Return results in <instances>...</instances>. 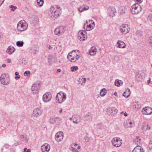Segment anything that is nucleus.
Segmentation results:
<instances>
[{"label":"nucleus","instance_id":"obj_1","mask_svg":"<svg viewBox=\"0 0 152 152\" xmlns=\"http://www.w3.org/2000/svg\"><path fill=\"white\" fill-rule=\"evenodd\" d=\"M49 16L51 20L56 19L61 14V10L60 7L57 5L52 6L50 9Z\"/></svg>","mask_w":152,"mask_h":152},{"label":"nucleus","instance_id":"obj_2","mask_svg":"<svg viewBox=\"0 0 152 152\" xmlns=\"http://www.w3.org/2000/svg\"><path fill=\"white\" fill-rule=\"evenodd\" d=\"M28 26L27 23L24 20H21L17 23V29L19 32H23L27 29Z\"/></svg>","mask_w":152,"mask_h":152},{"label":"nucleus","instance_id":"obj_3","mask_svg":"<svg viewBox=\"0 0 152 152\" xmlns=\"http://www.w3.org/2000/svg\"><path fill=\"white\" fill-rule=\"evenodd\" d=\"M76 50L69 53L67 56L68 60L71 62H75L78 59L80 56L75 53Z\"/></svg>","mask_w":152,"mask_h":152},{"label":"nucleus","instance_id":"obj_4","mask_svg":"<svg viewBox=\"0 0 152 152\" xmlns=\"http://www.w3.org/2000/svg\"><path fill=\"white\" fill-rule=\"evenodd\" d=\"M131 10L132 14H137L142 11V8L139 4L136 3L131 6Z\"/></svg>","mask_w":152,"mask_h":152},{"label":"nucleus","instance_id":"obj_5","mask_svg":"<svg viewBox=\"0 0 152 152\" xmlns=\"http://www.w3.org/2000/svg\"><path fill=\"white\" fill-rule=\"evenodd\" d=\"M66 99V94L63 92L58 93L56 96V100L59 103H61Z\"/></svg>","mask_w":152,"mask_h":152},{"label":"nucleus","instance_id":"obj_6","mask_svg":"<svg viewBox=\"0 0 152 152\" xmlns=\"http://www.w3.org/2000/svg\"><path fill=\"white\" fill-rule=\"evenodd\" d=\"M65 31V27L61 26L56 28L54 30V32L55 35L60 36L62 35Z\"/></svg>","mask_w":152,"mask_h":152},{"label":"nucleus","instance_id":"obj_7","mask_svg":"<svg viewBox=\"0 0 152 152\" xmlns=\"http://www.w3.org/2000/svg\"><path fill=\"white\" fill-rule=\"evenodd\" d=\"M40 82L37 81L34 83L31 88V91L34 94L38 93L40 88Z\"/></svg>","mask_w":152,"mask_h":152},{"label":"nucleus","instance_id":"obj_8","mask_svg":"<svg viewBox=\"0 0 152 152\" xmlns=\"http://www.w3.org/2000/svg\"><path fill=\"white\" fill-rule=\"evenodd\" d=\"M0 80L1 83L7 85L10 83V80L7 75L2 74L0 77Z\"/></svg>","mask_w":152,"mask_h":152},{"label":"nucleus","instance_id":"obj_9","mask_svg":"<svg viewBox=\"0 0 152 152\" xmlns=\"http://www.w3.org/2000/svg\"><path fill=\"white\" fill-rule=\"evenodd\" d=\"M78 38L80 41H84L87 38L86 33L85 31L80 30L78 33Z\"/></svg>","mask_w":152,"mask_h":152},{"label":"nucleus","instance_id":"obj_10","mask_svg":"<svg viewBox=\"0 0 152 152\" xmlns=\"http://www.w3.org/2000/svg\"><path fill=\"white\" fill-rule=\"evenodd\" d=\"M129 28L126 24H123L120 26V31L122 34H126L129 32Z\"/></svg>","mask_w":152,"mask_h":152},{"label":"nucleus","instance_id":"obj_11","mask_svg":"<svg viewBox=\"0 0 152 152\" xmlns=\"http://www.w3.org/2000/svg\"><path fill=\"white\" fill-rule=\"evenodd\" d=\"M112 143L114 146L117 147L120 146L122 144L120 138L118 137L113 138L112 140Z\"/></svg>","mask_w":152,"mask_h":152},{"label":"nucleus","instance_id":"obj_12","mask_svg":"<svg viewBox=\"0 0 152 152\" xmlns=\"http://www.w3.org/2000/svg\"><path fill=\"white\" fill-rule=\"evenodd\" d=\"M52 98V95L50 93H46L43 95L42 97L43 101L45 102L50 101Z\"/></svg>","mask_w":152,"mask_h":152},{"label":"nucleus","instance_id":"obj_13","mask_svg":"<svg viewBox=\"0 0 152 152\" xmlns=\"http://www.w3.org/2000/svg\"><path fill=\"white\" fill-rule=\"evenodd\" d=\"M142 112L143 115H150L152 113V109L150 107H146L143 108Z\"/></svg>","mask_w":152,"mask_h":152},{"label":"nucleus","instance_id":"obj_14","mask_svg":"<svg viewBox=\"0 0 152 152\" xmlns=\"http://www.w3.org/2000/svg\"><path fill=\"white\" fill-rule=\"evenodd\" d=\"M42 111L41 108H37L34 109L33 111V114L34 116L38 117L41 115Z\"/></svg>","mask_w":152,"mask_h":152},{"label":"nucleus","instance_id":"obj_15","mask_svg":"<svg viewBox=\"0 0 152 152\" xmlns=\"http://www.w3.org/2000/svg\"><path fill=\"white\" fill-rule=\"evenodd\" d=\"M63 133L61 132H59L57 133L55 136L56 140L57 142H60L61 141L63 138Z\"/></svg>","mask_w":152,"mask_h":152},{"label":"nucleus","instance_id":"obj_16","mask_svg":"<svg viewBox=\"0 0 152 152\" xmlns=\"http://www.w3.org/2000/svg\"><path fill=\"white\" fill-rule=\"evenodd\" d=\"M41 149L42 152H48L50 149V146L48 144L45 143L42 146Z\"/></svg>","mask_w":152,"mask_h":152},{"label":"nucleus","instance_id":"obj_17","mask_svg":"<svg viewBox=\"0 0 152 152\" xmlns=\"http://www.w3.org/2000/svg\"><path fill=\"white\" fill-rule=\"evenodd\" d=\"M115 46L117 48H124L126 47V44L124 42L118 40Z\"/></svg>","mask_w":152,"mask_h":152},{"label":"nucleus","instance_id":"obj_18","mask_svg":"<svg viewBox=\"0 0 152 152\" xmlns=\"http://www.w3.org/2000/svg\"><path fill=\"white\" fill-rule=\"evenodd\" d=\"M108 10L110 16L113 17L115 16V13L116 12V10L114 7H110Z\"/></svg>","mask_w":152,"mask_h":152},{"label":"nucleus","instance_id":"obj_19","mask_svg":"<svg viewBox=\"0 0 152 152\" xmlns=\"http://www.w3.org/2000/svg\"><path fill=\"white\" fill-rule=\"evenodd\" d=\"M86 29L87 31H90L95 26L94 22L92 20H91V23L86 26Z\"/></svg>","mask_w":152,"mask_h":152},{"label":"nucleus","instance_id":"obj_20","mask_svg":"<svg viewBox=\"0 0 152 152\" xmlns=\"http://www.w3.org/2000/svg\"><path fill=\"white\" fill-rule=\"evenodd\" d=\"M108 111L112 115H116L118 112V110L115 107H110L108 108Z\"/></svg>","mask_w":152,"mask_h":152},{"label":"nucleus","instance_id":"obj_21","mask_svg":"<svg viewBox=\"0 0 152 152\" xmlns=\"http://www.w3.org/2000/svg\"><path fill=\"white\" fill-rule=\"evenodd\" d=\"M150 126L146 123H143L142 124L141 129L143 131V132H145L147 130L150 129Z\"/></svg>","mask_w":152,"mask_h":152},{"label":"nucleus","instance_id":"obj_22","mask_svg":"<svg viewBox=\"0 0 152 152\" xmlns=\"http://www.w3.org/2000/svg\"><path fill=\"white\" fill-rule=\"evenodd\" d=\"M89 9V7L87 5H83L80 6L78 9V11L80 12H82L84 11L88 10Z\"/></svg>","mask_w":152,"mask_h":152},{"label":"nucleus","instance_id":"obj_23","mask_svg":"<svg viewBox=\"0 0 152 152\" xmlns=\"http://www.w3.org/2000/svg\"><path fill=\"white\" fill-rule=\"evenodd\" d=\"M132 152H144L143 149L140 146L137 145L136 147Z\"/></svg>","mask_w":152,"mask_h":152},{"label":"nucleus","instance_id":"obj_24","mask_svg":"<svg viewBox=\"0 0 152 152\" xmlns=\"http://www.w3.org/2000/svg\"><path fill=\"white\" fill-rule=\"evenodd\" d=\"M15 50V49L12 46H9L6 51L7 53L9 54H11L13 53Z\"/></svg>","mask_w":152,"mask_h":152},{"label":"nucleus","instance_id":"obj_25","mask_svg":"<svg viewBox=\"0 0 152 152\" xmlns=\"http://www.w3.org/2000/svg\"><path fill=\"white\" fill-rule=\"evenodd\" d=\"M96 49L95 47H92L89 51V53L90 55L93 56L96 54Z\"/></svg>","mask_w":152,"mask_h":152},{"label":"nucleus","instance_id":"obj_26","mask_svg":"<svg viewBox=\"0 0 152 152\" xmlns=\"http://www.w3.org/2000/svg\"><path fill=\"white\" fill-rule=\"evenodd\" d=\"M107 93V89L105 88H103L100 90V95L101 96L103 97Z\"/></svg>","mask_w":152,"mask_h":152},{"label":"nucleus","instance_id":"obj_27","mask_svg":"<svg viewBox=\"0 0 152 152\" xmlns=\"http://www.w3.org/2000/svg\"><path fill=\"white\" fill-rule=\"evenodd\" d=\"M131 94L130 90L129 88L126 89L124 92L123 95L126 98L128 97Z\"/></svg>","mask_w":152,"mask_h":152},{"label":"nucleus","instance_id":"obj_28","mask_svg":"<svg viewBox=\"0 0 152 152\" xmlns=\"http://www.w3.org/2000/svg\"><path fill=\"white\" fill-rule=\"evenodd\" d=\"M141 107V104L139 102L134 103L133 107L134 109H138Z\"/></svg>","mask_w":152,"mask_h":152},{"label":"nucleus","instance_id":"obj_29","mask_svg":"<svg viewBox=\"0 0 152 152\" xmlns=\"http://www.w3.org/2000/svg\"><path fill=\"white\" fill-rule=\"evenodd\" d=\"M123 82L121 80H116L115 82V84L116 86H120L122 85Z\"/></svg>","mask_w":152,"mask_h":152},{"label":"nucleus","instance_id":"obj_30","mask_svg":"<svg viewBox=\"0 0 152 152\" xmlns=\"http://www.w3.org/2000/svg\"><path fill=\"white\" fill-rule=\"evenodd\" d=\"M126 11V8L124 7L121 6L120 7L119 11L120 14H123Z\"/></svg>","mask_w":152,"mask_h":152},{"label":"nucleus","instance_id":"obj_31","mask_svg":"<svg viewBox=\"0 0 152 152\" xmlns=\"http://www.w3.org/2000/svg\"><path fill=\"white\" fill-rule=\"evenodd\" d=\"M24 42L22 41H19L16 42V45L18 47H21L23 46Z\"/></svg>","mask_w":152,"mask_h":152},{"label":"nucleus","instance_id":"obj_32","mask_svg":"<svg viewBox=\"0 0 152 152\" xmlns=\"http://www.w3.org/2000/svg\"><path fill=\"white\" fill-rule=\"evenodd\" d=\"M78 69V67L77 66H71L70 68V69L72 72H74L76 71Z\"/></svg>","mask_w":152,"mask_h":152},{"label":"nucleus","instance_id":"obj_33","mask_svg":"<svg viewBox=\"0 0 152 152\" xmlns=\"http://www.w3.org/2000/svg\"><path fill=\"white\" fill-rule=\"evenodd\" d=\"M37 2L38 5L40 7L42 6L44 3L43 0H37Z\"/></svg>","mask_w":152,"mask_h":152},{"label":"nucleus","instance_id":"obj_34","mask_svg":"<svg viewBox=\"0 0 152 152\" xmlns=\"http://www.w3.org/2000/svg\"><path fill=\"white\" fill-rule=\"evenodd\" d=\"M124 126L125 128H132L133 127L131 125H129L128 123L127 122V120L124 124Z\"/></svg>","mask_w":152,"mask_h":152},{"label":"nucleus","instance_id":"obj_35","mask_svg":"<svg viewBox=\"0 0 152 152\" xmlns=\"http://www.w3.org/2000/svg\"><path fill=\"white\" fill-rule=\"evenodd\" d=\"M9 8H11V11L13 12L17 8L16 6H14L13 5L9 6Z\"/></svg>","mask_w":152,"mask_h":152},{"label":"nucleus","instance_id":"obj_36","mask_svg":"<svg viewBox=\"0 0 152 152\" xmlns=\"http://www.w3.org/2000/svg\"><path fill=\"white\" fill-rule=\"evenodd\" d=\"M30 72L29 71H26L24 73L23 75L25 76L29 77L30 76Z\"/></svg>","mask_w":152,"mask_h":152},{"label":"nucleus","instance_id":"obj_37","mask_svg":"<svg viewBox=\"0 0 152 152\" xmlns=\"http://www.w3.org/2000/svg\"><path fill=\"white\" fill-rule=\"evenodd\" d=\"M70 150L73 152H79V151L77 150L76 148L72 147H71L70 148Z\"/></svg>","mask_w":152,"mask_h":152},{"label":"nucleus","instance_id":"obj_38","mask_svg":"<svg viewBox=\"0 0 152 152\" xmlns=\"http://www.w3.org/2000/svg\"><path fill=\"white\" fill-rule=\"evenodd\" d=\"M15 75L16 76L15 78L16 80H18L20 78V76L19 75V73L18 72H16L15 73Z\"/></svg>","mask_w":152,"mask_h":152},{"label":"nucleus","instance_id":"obj_39","mask_svg":"<svg viewBox=\"0 0 152 152\" xmlns=\"http://www.w3.org/2000/svg\"><path fill=\"white\" fill-rule=\"evenodd\" d=\"M56 118H51L50 119V121L52 124H54L56 123Z\"/></svg>","mask_w":152,"mask_h":152},{"label":"nucleus","instance_id":"obj_40","mask_svg":"<svg viewBox=\"0 0 152 152\" xmlns=\"http://www.w3.org/2000/svg\"><path fill=\"white\" fill-rule=\"evenodd\" d=\"M79 80H80V82L82 81L83 83H85L86 80V78H80Z\"/></svg>","mask_w":152,"mask_h":152},{"label":"nucleus","instance_id":"obj_41","mask_svg":"<svg viewBox=\"0 0 152 152\" xmlns=\"http://www.w3.org/2000/svg\"><path fill=\"white\" fill-rule=\"evenodd\" d=\"M148 20L150 21H152V15L151 14L148 15L147 17Z\"/></svg>","mask_w":152,"mask_h":152},{"label":"nucleus","instance_id":"obj_42","mask_svg":"<svg viewBox=\"0 0 152 152\" xmlns=\"http://www.w3.org/2000/svg\"><path fill=\"white\" fill-rule=\"evenodd\" d=\"M149 42L150 44V45L152 46V36L150 37L149 39Z\"/></svg>","mask_w":152,"mask_h":152},{"label":"nucleus","instance_id":"obj_43","mask_svg":"<svg viewBox=\"0 0 152 152\" xmlns=\"http://www.w3.org/2000/svg\"><path fill=\"white\" fill-rule=\"evenodd\" d=\"M149 147L150 149H152V140H150L149 142Z\"/></svg>","mask_w":152,"mask_h":152},{"label":"nucleus","instance_id":"obj_44","mask_svg":"<svg viewBox=\"0 0 152 152\" xmlns=\"http://www.w3.org/2000/svg\"><path fill=\"white\" fill-rule=\"evenodd\" d=\"M139 137L138 136H137L136 137V138L135 139V140H134V141L135 142H136V141L138 142V140H139V141H140V140H141V139L140 138L139 139Z\"/></svg>","mask_w":152,"mask_h":152},{"label":"nucleus","instance_id":"obj_45","mask_svg":"<svg viewBox=\"0 0 152 152\" xmlns=\"http://www.w3.org/2000/svg\"><path fill=\"white\" fill-rule=\"evenodd\" d=\"M31 151L30 149H28L27 150L26 148H24V149L23 152H30Z\"/></svg>","mask_w":152,"mask_h":152},{"label":"nucleus","instance_id":"obj_46","mask_svg":"<svg viewBox=\"0 0 152 152\" xmlns=\"http://www.w3.org/2000/svg\"><path fill=\"white\" fill-rule=\"evenodd\" d=\"M134 1L135 2H137V3L139 4L142 2L143 0H134Z\"/></svg>","mask_w":152,"mask_h":152},{"label":"nucleus","instance_id":"obj_47","mask_svg":"<svg viewBox=\"0 0 152 152\" xmlns=\"http://www.w3.org/2000/svg\"><path fill=\"white\" fill-rule=\"evenodd\" d=\"M37 52H38V51L36 49L33 50L31 52L32 53L34 54H36L37 53Z\"/></svg>","mask_w":152,"mask_h":152},{"label":"nucleus","instance_id":"obj_48","mask_svg":"<svg viewBox=\"0 0 152 152\" xmlns=\"http://www.w3.org/2000/svg\"><path fill=\"white\" fill-rule=\"evenodd\" d=\"M121 114H124L125 116H127L128 115V114L126 113V112L124 113V112L123 111L121 112Z\"/></svg>","mask_w":152,"mask_h":152},{"label":"nucleus","instance_id":"obj_49","mask_svg":"<svg viewBox=\"0 0 152 152\" xmlns=\"http://www.w3.org/2000/svg\"><path fill=\"white\" fill-rule=\"evenodd\" d=\"M127 122L128 123L129 125H131V124H132V121H130L129 120H127Z\"/></svg>","mask_w":152,"mask_h":152},{"label":"nucleus","instance_id":"obj_50","mask_svg":"<svg viewBox=\"0 0 152 152\" xmlns=\"http://www.w3.org/2000/svg\"><path fill=\"white\" fill-rule=\"evenodd\" d=\"M4 0H0V6L3 3Z\"/></svg>","mask_w":152,"mask_h":152},{"label":"nucleus","instance_id":"obj_51","mask_svg":"<svg viewBox=\"0 0 152 152\" xmlns=\"http://www.w3.org/2000/svg\"><path fill=\"white\" fill-rule=\"evenodd\" d=\"M61 70L60 69H58L57 70V73L60 72H61Z\"/></svg>","mask_w":152,"mask_h":152},{"label":"nucleus","instance_id":"obj_52","mask_svg":"<svg viewBox=\"0 0 152 152\" xmlns=\"http://www.w3.org/2000/svg\"><path fill=\"white\" fill-rule=\"evenodd\" d=\"M114 94L116 96H118V94L117 92H115L114 93Z\"/></svg>","mask_w":152,"mask_h":152},{"label":"nucleus","instance_id":"obj_53","mask_svg":"<svg viewBox=\"0 0 152 152\" xmlns=\"http://www.w3.org/2000/svg\"><path fill=\"white\" fill-rule=\"evenodd\" d=\"M73 122L75 124H78L79 123V121H77V120H76L75 121H73Z\"/></svg>","mask_w":152,"mask_h":152},{"label":"nucleus","instance_id":"obj_54","mask_svg":"<svg viewBox=\"0 0 152 152\" xmlns=\"http://www.w3.org/2000/svg\"><path fill=\"white\" fill-rule=\"evenodd\" d=\"M7 62L9 63H10V60L9 58H8L7 59Z\"/></svg>","mask_w":152,"mask_h":152},{"label":"nucleus","instance_id":"obj_55","mask_svg":"<svg viewBox=\"0 0 152 152\" xmlns=\"http://www.w3.org/2000/svg\"><path fill=\"white\" fill-rule=\"evenodd\" d=\"M80 146H78L77 148V149L79 151H80Z\"/></svg>","mask_w":152,"mask_h":152},{"label":"nucleus","instance_id":"obj_56","mask_svg":"<svg viewBox=\"0 0 152 152\" xmlns=\"http://www.w3.org/2000/svg\"><path fill=\"white\" fill-rule=\"evenodd\" d=\"M147 82H148V84H149V83H150V82H151V79L150 78H149V80H148Z\"/></svg>","mask_w":152,"mask_h":152},{"label":"nucleus","instance_id":"obj_57","mask_svg":"<svg viewBox=\"0 0 152 152\" xmlns=\"http://www.w3.org/2000/svg\"><path fill=\"white\" fill-rule=\"evenodd\" d=\"M62 111V108H61L59 112L60 113H61Z\"/></svg>","mask_w":152,"mask_h":152},{"label":"nucleus","instance_id":"obj_58","mask_svg":"<svg viewBox=\"0 0 152 152\" xmlns=\"http://www.w3.org/2000/svg\"><path fill=\"white\" fill-rule=\"evenodd\" d=\"M24 137V136L23 135H21L20 136V138H23Z\"/></svg>","mask_w":152,"mask_h":152},{"label":"nucleus","instance_id":"obj_59","mask_svg":"<svg viewBox=\"0 0 152 152\" xmlns=\"http://www.w3.org/2000/svg\"><path fill=\"white\" fill-rule=\"evenodd\" d=\"M74 145L76 147L77 145V143H74Z\"/></svg>","mask_w":152,"mask_h":152},{"label":"nucleus","instance_id":"obj_60","mask_svg":"<svg viewBox=\"0 0 152 152\" xmlns=\"http://www.w3.org/2000/svg\"><path fill=\"white\" fill-rule=\"evenodd\" d=\"M6 66V65H5V64H3L2 65V66L3 67H5Z\"/></svg>","mask_w":152,"mask_h":152},{"label":"nucleus","instance_id":"obj_61","mask_svg":"<svg viewBox=\"0 0 152 152\" xmlns=\"http://www.w3.org/2000/svg\"><path fill=\"white\" fill-rule=\"evenodd\" d=\"M116 57H117V56H114V59L115 60L116 59Z\"/></svg>","mask_w":152,"mask_h":152},{"label":"nucleus","instance_id":"obj_62","mask_svg":"<svg viewBox=\"0 0 152 152\" xmlns=\"http://www.w3.org/2000/svg\"><path fill=\"white\" fill-rule=\"evenodd\" d=\"M51 59V58H48V59L49 60L48 61L49 62H50V61H51V60L50 59Z\"/></svg>","mask_w":152,"mask_h":152},{"label":"nucleus","instance_id":"obj_63","mask_svg":"<svg viewBox=\"0 0 152 152\" xmlns=\"http://www.w3.org/2000/svg\"><path fill=\"white\" fill-rule=\"evenodd\" d=\"M89 116V114H86V117H88Z\"/></svg>","mask_w":152,"mask_h":152},{"label":"nucleus","instance_id":"obj_64","mask_svg":"<svg viewBox=\"0 0 152 152\" xmlns=\"http://www.w3.org/2000/svg\"><path fill=\"white\" fill-rule=\"evenodd\" d=\"M50 47H51V46H50V45L49 46V48H48L49 49H50Z\"/></svg>","mask_w":152,"mask_h":152}]
</instances>
